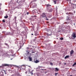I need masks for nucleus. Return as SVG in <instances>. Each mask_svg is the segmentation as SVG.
Listing matches in <instances>:
<instances>
[{"label":"nucleus","instance_id":"obj_38","mask_svg":"<svg viewBox=\"0 0 76 76\" xmlns=\"http://www.w3.org/2000/svg\"><path fill=\"white\" fill-rule=\"evenodd\" d=\"M22 48V47H21V46L20 47V48Z\"/></svg>","mask_w":76,"mask_h":76},{"label":"nucleus","instance_id":"obj_26","mask_svg":"<svg viewBox=\"0 0 76 76\" xmlns=\"http://www.w3.org/2000/svg\"><path fill=\"white\" fill-rule=\"evenodd\" d=\"M29 12H27V15H29Z\"/></svg>","mask_w":76,"mask_h":76},{"label":"nucleus","instance_id":"obj_10","mask_svg":"<svg viewBox=\"0 0 76 76\" xmlns=\"http://www.w3.org/2000/svg\"><path fill=\"white\" fill-rule=\"evenodd\" d=\"M39 62V61H38V60H36V61H35V62L36 63H38Z\"/></svg>","mask_w":76,"mask_h":76},{"label":"nucleus","instance_id":"obj_8","mask_svg":"<svg viewBox=\"0 0 76 76\" xmlns=\"http://www.w3.org/2000/svg\"><path fill=\"white\" fill-rule=\"evenodd\" d=\"M60 0H54L53 2L55 3L54 4H56V1H60Z\"/></svg>","mask_w":76,"mask_h":76},{"label":"nucleus","instance_id":"obj_37","mask_svg":"<svg viewBox=\"0 0 76 76\" xmlns=\"http://www.w3.org/2000/svg\"><path fill=\"white\" fill-rule=\"evenodd\" d=\"M67 14H68V13H66V15H67Z\"/></svg>","mask_w":76,"mask_h":76},{"label":"nucleus","instance_id":"obj_9","mask_svg":"<svg viewBox=\"0 0 76 76\" xmlns=\"http://www.w3.org/2000/svg\"><path fill=\"white\" fill-rule=\"evenodd\" d=\"M69 56H66L64 57V58L66 59L67 58H69Z\"/></svg>","mask_w":76,"mask_h":76},{"label":"nucleus","instance_id":"obj_19","mask_svg":"<svg viewBox=\"0 0 76 76\" xmlns=\"http://www.w3.org/2000/svg\"><path fill=\"white\" fill-rule=\"evenodd\" d=\"M2 22H5V20L4 19V20H2Z\"/></svg>","mask_w":76,"mask_h":76},{"label":"nucleus","instance_id":"obj_13","mask_svg":"<svg viewBox=\"0 0 76 76\" xmlns=\"http://www.w3.org/2000/svg\"><path fill=\"white\" fill-rule=\"evenodd\" d=\"M29 61H32V58L30 57H28Z\"/></svg>","mask_w":76,"mask_h":76},{"label":"nucleus","instance_id":"obj_29","mask_svg":"<svg viewBox=\"0 0 76 76\" xmlns=\"http://www.w3.org/2000/svg\"><path fill=\"white\" fill-rule=\"evenodd\" d=\"M58 74V73H56L55 74V75H57Z\"/></svg>","mask_w":76,"mask_h":76},{"label":"nucleus","instance_id":"obj_16","mask_svg":"<svg viewBox=\"0 0 76 76\" xmlns=\"http://www.w3.org/2000/svg\"><path fill=\"white\" fill-rule=\"evenodd\" d=\"M32 18H37V16L34 15L33 16H32Z\"/></svg>","mask_w":76,"mask_h":76},{"label":"nucleus","instance_id":"obj_21","mask_svg":"<svg viewBox=\"0 0 76 76\" xmlns=\"http://www.w3.org/2000/svg\"><path fill=\"white\" fill-rule=\"evenodd\" d=\"M4 73H5V75H6V74H7V73H6V71L4 70Z\"/></svg>","mask_w":76,"mask_h":76},{"label":"nucleus","instance_id":"obj_11","mask_svg":"<svg viewBox=\"0 0 76 76\" xmlns=\"http://www.w3.org/2000/svg\"><path fill=\"white\" fill-rule=\"evenodd\" d=\"M4 18L5 19H7V18H8V16L7 15H6V16H5Z\"/></svg>","mask_w":76,"mask_h":76},{"label":"nucleus","instance_id":"obj_15","mask_svg":"<svg viewBox=\"0 0 76 76\" xmlns=\"http://www.w3.org/2000/svg\"><path fill=\"white\" fill-rule=\"evenodd\" d=\"M27 53H28V54H29V52H30V51H29V50H27L26 51Z\"/></svg>","mask_w":76,"mask_h":76},{"label":"nucleus","instance_id":"obj_22","mask_svg":"<svg viewBox=\"0 0 76 76\" xmlns=\"http://www.w3.org/2000/svg\"><path fill=\"white\" fill-rule=\"evenodd\" d=\"M4 75H3V74H2L0 76H4Z\"/></svg>","mask_w":76,"mask_h":76},{"label":"nucleus","instance_id":"obj_40","mask_svg":"<svg viewBox=\"0 0 76 76\" xmlns=\"http://www.w3.org/2000/svg\"><path fill=\"white\" fill-rule=\"evenodd\" d=\"M10 70H9L8 71H10Z\"/></svg>","mask_w":76,"mask_h":76},{"label":"nucleus","instance_id":"obj_17","mask_svg":"<svg viewBox=\"0 0 76 76\" xmlns=\"http://www.w3.org/2000/svg\"><path fill=\"white\" fill-rule=\"evenodd\" d=\"M60 39L61 40H63V38L61 37V38H60Z\"/></svg>","mask_w":76,"mask_h":76},{"label":"nucleus","instance_id":"obj_32","mask_svg":"<svg viewBox=\"0 0 76 76\" xmlns=\"http://www.w3.org/2000/svg\"><path fill=\"white\" fill-rule=\"evenodd\" d=\"M34 35V34H31V35Z\"/></svg>","mask_w":76,"mask_h":76},{"label":"nucleus","instance_id":"obj_43","mask_svg":"<svg viewBox=\"0 0 76 76\" xmlns=\"http://www.w3.org/2000/svg\"><path fill=\"white\" fill-rule=\"evenodd\" d=\"M58 32H60V31H58Z\"/></svg>","mask_w":76,"mask_h":76},{"label":"nucleus","instance_id":"obj_36","mask_svg":"<svg viewBox=\"0 0 76 76\" xmlns=\"http://www.w3.org/2000/svg\"><path fill=\"white\" fill-rule=\"evenodd\" d=\"M3 70V71H4L3 69L2 70Z\"/></svg>","mask_w":76,"mask_h":76},{"label":"nucleus","instance_id":"obj_41","mask_svg":"<svg viewBox=\"0 0 76 76\" xmlns=\"http://www.w3.org/2000/svg\"><path fill=\"white\" fill-rule=\"evenodd\" d=\"M50 35V34H49V35Z\"/></svg>","mask_w":76,"mask_h":76},{"label":"nucleus","instance_id":"obj_31","mask_svg":"<svg viewBox=\"0 0 76 76\" xmlns=\"http://www.w3.org/2000/svg\"><path fill=\"white\" fill-rule=\"evenodd\" d=\"M48 18H50V17L48 16Z\"/></svg>","mask_w":76,"mask_h":76},{"label":"nucleus","instance_id":"obj_23","mask_svg":"<svg viewBox=\"0 0 76 76\" xmlns=\"http://www.w3.org/2000/svg\"><path fill=\"white\" fill-rule=\"evenodd\" d=\"M50 65H52V66H53V64L52 63H50Z\"/></svg>","mask_w":76,"mask_h":76},{"label":"nucleus","instance_id":"obj_14","mask_svg":"<svg viewBox=\"0 0 76 76\" xmlns=\"http://www.w3.org/2000/svg\"><path fill=\"white\" fill-rule=\"evenodd\" d=\"M56 69V71H58V69H57V68H55Z\"/></svg>","mask_w":76,"mask_h":76},{"label":"nucleus","instance_id":"obj_33","mask_svg":"<svg viewBox=\"0 0 76 76\" xmlns=\"http://www.w3.org/2000/svg\"><path fill=\"white\" fill-rule=\"evenodd\" d=\"M37 1V0H35L34 1Z\"/></svg>","mask_w":76,"mask_h":76},{"label":"nucleus","instance_id":"obj_18","mask_svg":"<svg viewBox=\"0 0 76 76\" xmlns=\"http://www.w3.org/2000/svg\"><path fill=\"white\" fill-rule=\"evenodd\" d=\"M76 65V62L75 63L72 65V66H74L75 65Z\"/></svg>","mask_w":76,"mask_h":76},{"label":"nucleus","instance_id":"obj_6","mask_svg":"<svg viewBox=\"0 0 76 76\" xmlns=\"http://www.w3.org/2000/svg\"><path fill=\"white\" fill-rule=\"evenodd\" d=\"M73 35H72V37H73L74 38H76V34H73Z\"/></svg>","mask_w":76,"mask_h":76},{"label":"nucleus","instance_id":"obj_12","mask_svg":"<svg viewBox=\"0 0 76 76\" xmlns=\"http://www.w3.org/2000/svg\"><path fill=\"white\" fill-rule=\"evenodd\" d=\"M67 29H70V26H68L66 27Z\"/></svg>","mask_w":76,"mask_h":76},{"label":"nucleus","instance_id":"obj_3","mask_svg":"<svg viewBox=\"0 0 76 76\" xmlns=\"http://www.w3.org/2000/svg\"><path fill=\"white\" fill-rule=\"evenodd\" d=\"M42 16L43 18H46V19L47 18V16L46 15H45V14H44V13H43L42 14V15H41Z\"/></svg>","mask_w":76,"mask_h":76},{"label":"nucleus","instance_id":"obj_25","mask_svg":"<svg viewBox=\"0 0 76 76\" xmlns=\"http://www.w3.org/2000/svg\"><path fill=\"white\" fill-rule=\"evenodd\" d=\"M46 20H49L48 19H47V18L46 19Z\"/></svg>","mask_w":76,"mask_h":76},{"label":"nucleus","instance_id":"obj_28","mask_svg":"<svg viewBox=\"0 0 76 76\" xmlns=\"http://www.w3.org/2000/svg\"><path fill=\"white\" fill-rule=\"evenodd\" d=\"M35 39H34L35 40V39H37V37H35Z\"/></svg>","mask_w":76,"mask_h":76},{"label":"nucleus","instance_id":"obj_27","mask_svg":"<svg viewBox=\"0 0 76 76\" xmlns=\"http://www.w3.org/2000/svg\"><path fill=\"white\" fill-rule=\"evenodd\" d=\"M35 7V5L33 6V8Z\"/></svg>","mask_w":76,"mask_h":76},{"label":"nucleus","instance_id":"obj_1","mask_svg":"<svg viewBox=\"0 0 76 76\" xmlns=\"http://www.w3.org/2000/svg\"><path fill=\"white\" fill-rule=\"evenodd\" d=\"M47 10L48 12H53V9H52V8H49L47 9Z\"/></svg>","mask_w":76,"mask_h":76},{"label":"nucleus","instance_id":"obj_45","mask_svg":"<svg viewBox=\"0 0 76 76\" xmlns=\"http://www.w3.org/2000/svg\"><path fill=\"white\" fill-rule=\"evenodd\" d=\"M27 48L28 49V48Z\"/></svg>","mask_w":76,"mask_h":76},{"label":"nucleus","instance_id":"obj_42","mask_svg":"<svg viewBox=\"0 0 76 76\" xmlns=\"http://www.w3.org/2000/svg\"><path fill=\"white\" fill-rule=\"evenodd\" d=\"M42 70H43V69H42Z\"/></svg>","mask_w":76,"mask_h":76},{"label":"nucleus","instance_id":"obj_24","mask_svg":"<svg viewBox=\"0 0 76 76\" xmlns=\"http://www.w3.org/2000/svg\"><path fill=\"white\" fill-rule=\"evenodd\" d=\"M34 35H35L36 36H37V33H35L34 34Z\"/></svg>","mask_w":76,"mask_h":76},{"label":"nucleus","instance_id":"obj_2","mask_svg":"<svg viewBox=\"0 0 76 76\" xmlns=\"http://www.w3.org/2000/svg\"><path fill=\"white\" fill-rule=\"evenodd\" d=\"M51 5H50L49 4H47L46 5V7L47 8V10L49 9H50V8H51V7H51Z\"/></svg>","mask_w":76,"mask_h":76},{"label":"nucleus","instance_id":"obj_34","mask_svg":"<svg viewBox=\"0 0 76 76\" xmlns=\"http://www.w3.org/2000/svg\"><path fill=\"white\" fill-rule=\"evenodd\" d=\"M5 45H7V44H6V43H5Z\"/></svg>","mask_w":76,"mask_h":76},{"label":"nucleus","instance_id":"obj_5","mask_svg":"<svg viewBox=\"0 0 76 76\" xmlns=\"http://www.w3.org/2000/svg\"><path fill=\"white\" fill-rule=\"evenodd\" d=\"M73 53H74V51H73V50H72L70 52V54L72 55L73 54Z\"/></svg>","mask_w":76,"mask_h":76},{"label":"nucleus","instance_id":"obj_20","mask_svg":"<svg viewBox=\"0 0 76 76\" xmlns=\"http://www.w3.org/2000/svg\"><path fill=\"white\" fill-rule=\"evenodd\" d=\"M31 53H34L35 52L34 51V50H32Z\"/></svg>","mask_w":76,"mask_h":76},{"label":"nucleus","instance_id":"obj_30","mask_svg":"<svg viewBox=\"0 0 76 76\" xmlns=\"http://www.w3.org/2000/svg\"><path fill=\"white\" fill-rule=\"evenodd\" d=\"M31 75H33V73L32 72L31 73Z\"/></svg>","mask_w":76,"mask_h":76},{"label":"nucleus","instance_id":"obj_7","mask_svg":"<svg viewBox=\"0 0 76 76\" xmlns=\"http://www.w3.org/2000/svg\"><path fill=\"white\" fill-rule=\"evenodd\" d=\"M21 67L23 69H24L25 68V66H21Z\"/></svg>","mask_w":76,"mask_h":76},{"label":"nucleus","instance_id":"obj_44","mask_svg":"<svg viewBox=\"0 0 76 76\" xmlns=\"http://www.w3.org/2000/svg\"><path fill=\"white\" fill-rule=\"evenodd\" d=\"M12 31H13V30H12Z\"/></svg>","mask_w":76,"mask_h":76},{"label":"nucleus","instance_id":"obj_39","mask_svg":"<svg viewBox=\"0 0 76 76\" xmlns=\"http://www.w3.org/2000/svg\"><path fill=\"white\" fill-rule=\"evenodd\" d=\"M70 76H72V75H71Z\"/></svg>","mask_w":76,"mask_h":76},{"label":"nucleus","instance_id":"obj_35","mask_svg":"<svg viewBox=\"0 0 76 76\" xmlns=\"http://www.w3.org/2000/svg\"><path fill=\"white\" fill-rule=\"evenodd\" d=\"M74 25H75V23H74Z\"/></svg>","mask_w":76,"mask_h":76},{"label":"nucleus","instance_id":"obj_4","mask_svg":"<svg viewBox=\"0 0 76 76\" xmlns=\"http://www.w3.org/2000/svg\"><path fill=\"white\" fill-rule=\"evenodd\" d=\"M3 66H8V67H9L10 66V65L6 64H4L2 65Z\"/></svg>","mask_w":76,"mask_h":76}]
</instances>
